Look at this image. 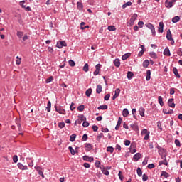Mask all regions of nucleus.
Returning a JSON list of instances; mask_svg holds the SVG:
<instances>
[{"instance_id": "20e7f679", "label": "nucleus", "mask_w": 182, "mask_h": 182, "mask_svg": "<svg viewBox=\"0 0 182 182\" xmlns=\"http://www.w3.org/2000/svg\"><path fill=\"white\" fill-rule=\"evenodd\" d=\"M57 48L59 49H62L63 46H67L66 41H58L56 44Z\"/></svg>"}, {"instance_id": "5701e85b", "label": "nucleus", "mask_w": 182, "mask_h": 182, "mask_svg": "<svg viewBox=\"0 0 182 182\" xmlns=\"http://www.w3.org/2000/svg\"><path fill=\"white\" fill-rule=\"evenodd\" d=\"M163 164H164V166H168V163L167 162V159H165L163 161H161L159 162V166H163Z\"/></svg>"}, {"instance_id": "f257e3e1", "label": "nucleus", "mask_w": 182, "mask_h": 182, "mask_svg": "<svg viewBox=\"0 0 182 182\" xmlns=\"http://www.w3.org/2000/svg\"><path fill=\"white\" fill-rule=\"evenodd\" d=\"M137 19V14H134L132 16L129 22L127 23V26H132V25H134V21Z\"/></svg>"}, {"instance_id": "f8f14e48", "label": "nucleus", "mask_w": 182, "mask_h": 182, "mask_svg": "<svg viewBox=\"0 0 182 182\" xmlns=\"http://www.w3.org/2000/svg\"><path fill=\"white\" fill-rule=\"evenodd\" d=\"M134 161H139V159H141V154L136 153L133 157Z\"/></svg>"}, {"instance_id": "8fccbe9b", "label": "nucleus", "mask_w": 182, "mask_h": 182, "mask_svg": "<svg viewBox=\"0 0 182 182\" xmlns=\"http://www.w3.org/2000/svg\"><path fill=\"white\" fill-rule=\"evenodd\" d=\"M68 150H70V151L73 156H75V149H73V148L72 146H69Z\"/></svg>"}, {"instance_id": "4468645a", "label": "nucleus", "mask_w": 182, "mask_h": 182, "mask_svg": "<svg viewBox=\"0 0 182 182\" xmlns=\"http://www.w3.org/2000/svg\"><path fill=\"white\" fill-rule=\"evenodd\" d=\"M83 160H85V161H90V163H92L94 159L93 157H89L88 156L85 155L83 156Z\"/></svg>"}, {"instance_id": "0eeeda50", "label": "nucleus", "mask_w": 182, "mask_h": 182, "mask_svg": "<svg viewBox=\"0 0 182 182\" xmlns=\"http://www.w3.org/2000/svg\"><path fill=\"white\" fill-rule=\"evenodd\" d=\"M164 23H163V21L159 22V28L158 29V32H159L160 33H163V32L164 31Z\"/></svg>"}, {"instance_id": "dca6fc26", "label": "nucleus", "mask_w": 182, "mask_h": 182, "mask_svg": "<svg viewBox=\"0 0 182 182\" xmlns=\"http://www.w3.org/2000/svg\"><path fill=\"white\" fill-rule=\"evenodd\" d=\"M173 73H174L175 76L178 77V79H180V74H178V70H177V68L174 67L173 68Z\"/></svg>"}, {"instance_id": "c85d7f7f", "label": "nucleus", "mask_w": 182, "mask_h": 182, "mask_svg": "<svg viewBox=\"0 0 182 182\" xmlns=\"http://www.w3.org/2000/svg\"><path fill=\"white\" fill-rule=\"evenodd\" d=\"M107 105H100V107H97L98 110H107Z\"/></svg>"}, {"instance_id": "c756f323", "label": "nucleus", "mask_w": 182, "mask_h": 182, "mask_svg": "<svg viewBox=\"0 0 182 182\" xmlns=\"http://www.w3.org/2000/svg\"><path fill=\"white\" fill-rule=\"evenodd\" d=\"M180 21V16H176L172 18L173 23H177Z\"/></svg>"}, {"instance_id": "cd10ccee", "label": "nucleus", "mask_w": 182, "mask_h": 182, "mask_svg": "<svg viewBox=\"0 0 182 182\" xmlns=\"http://www.w3.org/2000/svg\"><path fill=\"white\" fill-rule=\"evenodd\" d=\"M162 151L163 152H162L161 157L162 160H165V159L167 156V153L166 152V149H162Z\"/></svg>"}, {"instance_id": "6e6d98bb", "label": "nucleus", "mask_w": 182, "mask_h": 182, "mask_svg": "<svg viewBox=\"0 0 182 182\" xmlns=\"http://www.w3.org/2000/svg\"><path fill=\"white\" fill-rule=\"evenodd\" d=\"M175 144L177 146V147H180L181 146V144H180V140L178 139L175 140Z\"/></svg>"}, {"instance_id": "473e14b6", "label": "nucleus", "mask_w": 182, "mask_h": 182, "mask_svg": "<svg viewBox=\"0 0 182 182\" xmlns=\"http://www.w3.org/2000/svg\"><path fill=\"white\" fill-rule=\"evenodd\" d=\"M130 126L133 130H135V132H137V130H139V126H137V124H132Z\"/></svg>"}, {"instance_id": "5fc2aeb1", "label": "nucleus", "mask_w": 182, "mask_h": 182, "mask_svg": "<svg viewBox=\"0 0 182 182\" xmlns=\"http://www.w3.org/2000/svg\"><path fill=\"white\" fill-rule=\"evenodd\" d=\"M53 80V77L50 76V77H48L46 80V83H50V82H52Z\"/></svg>"}, {"instance_id": "a878e982", "label": "nucleus", "mask_w": 182, "mask_h": 182, "mask_svg": "<svg viewBox=\"0 0 182 182\" xmlns=\"http://www.w3.org/2000/svg\"><path fill=\"white\" fill-rule=\"evenodd\" d=\"M93 92V90L92 88H89L88 90H86L85 95L87 96V97H90V95H92V92Z\"/></svg>"}, {"instance_id": "e2e57ef3", "label": "nucleus", "mask_w": 182, "mask_h": 182, "mask_svg": "<svg viewBox=\"0 0 182 182\" xmlns=\"http://www.w3.org/2000/svg\"><path fill=\"white\" fill-rule=\"evenodd\" d=\"M110 99V94H107L105 97H104V100H109Z\"/></svg>"}, {"instance_id": "39448f33", "label": "nucleus", "mask_w": 182, "mask_h": 182, "mask_svg": "<svg viewBox=\"0 0 182 182\" xmlns=\"http://www.w3.org/2000/svg\"><path fill=\"white\" fill-rule=\"evenodd\" d=\"M55 109L56 112H58V113H60V114H65V113H66V111H65L63 109V108H62L60 107H58L55 106Z\"/></svg>"}, {"instance_id": "052dcab7", "label": "nucleus", "mask_w": 182, "mask_h": 182, "mask_svg": "<svg viewBox=\"0 0 182 182\" xmlns=\"http://www.w3.org/2000/svg\"><path fill=\"white\" fill-rule=\"evenodd\" d=\"M77 8H79V9H82V8H83V4L80 2H77Z\"/></svg>"}, {"instance_id": "c03bdc74", "label": "nucleus", "mask_w": 182, "mask_h": 182, "mask_svg": "<svg viewBox=\"0 0 182 182\" xmlns=\"http://www.w3.org/2000/svg\"><path fill=\"white\" fill-rule=\"evenodd\" d=\"M68 63L70 65V66L73 67L75 66L76 65V63H75V61H73V60H70L68 61Z\"/></svg>"}, {"instance_id": "7c9ffc66", "label": "nucleus", "mask_w": 182, "mask_h": 182, "mask_svg": "<svg viewBox=\"0 0 182 182\" xmlns=\"http://www.w3.org/2000/svg\"><path fill=\"white\" fill-rule=\"evenodd\" d=\"M96 93H97L98 95L102 93V85H98L97 86V88H96Z\"/></svg>"}, {"instance_id": "774afa93", "label": "nucleus", "mask_w": 182, "mask_h": 182, "mask_svg": "<svg viewBox=\"0 0 182 182\" xmlns=\"http://www.w3.org/2000/svg\"><path fill=\"white\" fill-rule=\"evenodd\" d=\"M177 53H178V56H182V50H181V48L178 49Z\"/></svg>"}, {"instance_id": "423d86ee", "label": "nucleus", "mask_w": 182, "mask_h": 182, "mask_svg": "<svg viewBox=\"0 0 182 182\" xmlns=\"http://www.w3.org/2000/svg\"><path fill=\"white\" fill-rule=\"evenodd\" d=\"M174 99L171 98L168 100V105L169 106V107H172L173 109H174L176 107V104L174 102Z\"/></svg>"}, {"instance_id": "3c124183", "label": "nucleus", "mask_w": 182, "mask_h": 182, "mask_svg": "<svg viewBox=\"0 0 182 182\" xmlns=\"http://www.w3.org/2000/svg\"><path fill=\"white\" fill-rule=\"evenodd\" d=\"M107 29L108 31H116V27L114 26H109Z\"/></svg>"}, {"instance_id": "37998d69", "label": "nucleus", "mask_w": 182, "mask_h": 182, "mask_svg": "<svg viewBox=\"0 0 182 182\" xmlns=\"http://www.w3.org/2000/svg\"><path fill=\"white\" fill-rule=\"evenodd\" d=\"M107 151H109V153H113V151H114V148H113V146H108L107 148Z\"/></svg>"}, {"instance_id": "2f4dec72", "label": "nucleus", "mask_w": 182, "mask_h": 182, "mask_svg": "<svg viewBox=\"0 0 182 182\" xmlns=\"http://www.w3.org/2000/svg\"><path fill=\"white\" fill-rule=\"evenodd\" d=\"M127 76V79L130 80L132 77H133V76H134V74L132 71H128Z\"/></svg>"}, {"instance_id": "603ef678", "label": "nucleus", "mask_w": 182, "mask_h": 182, "mask_svg": "<svg viewBox=\"0 0 182 182\" xmlns=\"http://www.w3.org/2000/svg\"><path fill=\"white\" fill-rule=\"evenodd\" d=\"M78 117L79 119L82 120V122H85V120H86V117H85V115H79Z\"/></svg>"}, {"instance_id": "412c9836", "label": "nucleus", "mask_w": 182, "mask_h": 182, "mask_svg": "<svg viewBox=\"0 0 182 182\" xmlns=\"http://www.w3.org/2000/svg\"><path fill=\"white\" fill-rule=\"evenodd\" d=\"M131 55H132V54H131L130 53H127L123 55L122 57V60H127L128 58H130Z\"/></svg>"}, {"instance_id": "6e6552de", "label": "nucleus", "mask_w": 182, "mask_h": 182, "mask_svg": "<svg viewBox=\"0 0 182 182\" xmlns=\"http://www.w3.org/2000/svg\"><path fill=\"white\" fill-rule=\"evenodd\" d=\"M119 95H120V89L117 88L114 92V95L112 97V100H115L117 97H119Z\"/></svg>"}, {"instance_id": "49530a36", "label": "nucleus", "mask_w": 182, "mask_h": 182, "mask_svg": "<svg viewBox=\"0 0 182 182\" xmlns=\"http://www.w3.org/2000/svg\"><path fill=\"white\" fill-rule=\"evenodd\" d=\"M146 28H149V29H151V30L154 28V26H153V24H151V23H146Z\"/></svg>"}, {"instance_id": "ddd939ff", "label": "nucleus", "mask_w": 182, "mask_h": 182, "mask_svg": "<svg viewBox=\"0 0 182 182\" xmlns=\"http://www.w3.org/2000/svg\"><path fill=\"white\" fill-rule=\"evenodd\" d=\"M164 55L165 56H171V53H170V49L168 48H166L164 50Z\"/></svg>"}, {"instance_id": "a211bd4d", "label": "nucleus", "mask_w": 182, "mask_h": 182, "mask_svg": "<svg viewBox=\"0 0 182 182\" xmlns=\"http://www.w3.org/2000/svg\"><path fill=\"white\" fill-rule=\"evenodd\" d=\"M114 65L116 66V68H119L120 67V60L119 58H116L114 60Z\"/></svg>"}, {"instance_id": "69168bd1", "label": "nucleus", "mask_w": 182, "mask_h": 182, "mask_svg": "<svg viewBox=\"0 0 182 182\" xmlns=\"http://www.w3.org/2000/svg\"><path fill=\"white\" fill-rule=\"evenodd\" d=\"M147 133H149L146 129H144L141 132V134H147Z\"/></svg>"}, {"instance_id": "9b49d317", "label": "nucleus", "mask_w": 182, "mask_h": 182, "mask_svg": "<svg viewBox=\"0 0 182 182\" xmlns=\"http://www.w3.org/2000/svg\"><path fill=\"white\" fill-rule=\"evenodd\" d=\"M166 38L168 39V41L173 40V36L171 35V31H170V29L167 31Z\"/></svg>"}, {"instance_id": "e433bc0d", "label": "nucleus", "mask_w": 182, "mask_h": 182, "mask_svg": "<svg viewBox=\"0 0 182 182\" xmlns=\"http://www.w3.org/2000/svg\"><path fill=\"white\" fill-rule=\"evenodd\" d=\"M149 65H150V62L149 61V60H145L143 63L144 68H148Z\"/></svg>"}, {"instance_id": "13d9d810", "label": "nucleus", "mask_w": 182, "mask_h": 182, "mask_svg": "<svg viewBox=\"0 0 182 182\" xmlns=\"http://www.w3.org/2000/svg\"><path fill=\"white\" fill-rule=\"evenodd\" d=\"M17 36H18V38H22V36H23V32L18 31L17 32Z\"/></svg>"}, {"instance_id": "aec40b11", "label": "nucleus", "mask_w": 182, "mask_h": 182, "mask_svg": "<svg viewBox=\"0 0 182 182\" xmlns=\"http://www.w3.org/2000/svg\"><path fill=\"white\" fill-rule=\"evenodd\" d=\"M122 117H119L117 124L115 127V130H119V127H120V124H122Z\"/></svg>"}, {"instance_id": "864d4df0", "label": "nucleus", "mask_w": 182, "mask_h": 182, "mask_svg": "<svg viewBox=\"0 0 182 182\" xmlns=\"http://www.w3.org/2000/svg\"><path fill=\"white\" fill-rule=\"evenodd\" d=\"M58 127L60 129H63V127H65V122H59L58 123Z\"/></svg>"}, {"instance_id": "7ed1b4c3", "label": "nucleus", "mask_w": 182, "mask_h": 182, "mask_svg": "<svg viewBox=\"0 0 182 182\" xmlns=\"http://www.w3.org/2000/svg\"><path fill=\"white\" fill-rule=\"evenodd\" d=\"M136 143L132 142L129 148V151L130 153H132V154H134V153H136V151H137V150H136Z\"/></svg>"}, {"instance_id": "4d7b16f0", "label": "nucleus", "mask_w": 182, "mask_h": 182, "mask_svg": "<svg viewBox=\"0 0 182 182\" xmlns=\"http://www.w3.org/2000/svg\"><path fill=\"white\" fill-rule=\"evenodd\" d=\"M142 180L143 181H147V180H149V176H147L146 174H144L142 176Z\"/></svg>"}, {"instance_id": "ea45409f", "label": "nucleus", "mask_w": 182, "mask_h": 182, "mask_svg": "<svg viewBox=\"0 0 182 182\" xmlns=\"http://www.w3.org/2000/svg\"><path fill=\"white\" fill-rule=\"evenodd\" d=\"M82 69L84 72H89V64L85 63Z\"/></svg>"}, {"instance_id": "338daca9", "label": "nucleus", "mask_w": 182, "mask_h": 182, "mask_svg": "<svg viewBox=\"0 0 182 182\" xmlns=\"http://www.w3.org/2000/svg\"><path fill=\"white\" fill-rule=\"evenodd\" d=\"M95 165L97 168H99L100 166V161H96Z\"/></svg>"}, {"instance_id": "79ce46f5", "label": "nucleus", "mask_w": 182, "mask_h": 182, "mask_svg": "<svg viewBox=\"0 0 182 182\" xmlns=\"http://www.w3.org/2000/svg\"><path fill=\"white\" fill-rule=\"evenodd\" d=\"M77 110L79 112H83V110H85V105H81L80 106L77 107Z\"/></svg>"}, {"instance_id": "9d476101", "label": "nucleus", "mask_w": 182, "mask_h": 182, "mask_svg": "<svg viewBox=\"0 0 182 182\" xmlns=\"http://www.w3.org/2000/svg\"><path fill=\"white\" fill-rule=\"evenodd\" d=\"M165 6L168 9L173 8V1H168V0H166Z\"/></svg>"}, {"instance_id": "f3484780", "label": "nucleus", "mask_w": 182, "mask_h": 182, "mask_svg": "<svg viewBox=\"0 0 182 182\" xmlns=\"http://www.w3.org/2000/svg\"><path fill=\"white\" fill-rule=\"evenodd\" d=\"M163 113L164 114H173V113H174V111L173 109H170L167 111V109H164Z\"/></svg>"}, {"instance_id": "680f3d73", "label": "nucleus", "mask_w": 182, "mask_h": 182, "mask_svg": "<svg viewBox=\"0 0 182 182\" xmlns=\"http://www.w3.org/2000/svg\"><path fill=\"white\" fill-rule=\"evenodd\" d=\"M82 141H86V140H87V134H85L82 136Z\"/></svg>"}, {"instance_id": "bb28decb", "label": "nucleus", "mask_w": 182, "mask_h": 182, "mask_svg": "<svg viewBox=\"0 0 182 182\" xmlns=\"http://www.w3.org/2000/svg\"><path fill=\"white\" fill-rule=\"evenodd\" d=\"M151 71H150V70H148L146 71V80H147L148 82L151 79Z\"/></svg>"}, {"instance_id": "a19ab883", "label": "nucleus", "mask_w": 182, "mask_h": 182, "mask_svg": "<svg viewBox=\"0 0 182 182\" xmlns=\"http://www.w3.org/2000/svg\"><path fill=\"white\" fill-rule=\"evenodd\" d=\"M151 58H152L153 59H157V54H156V53L154 52H151L149 53Z\"/></svg>"}, {"instance_id": "72a5a7b5", "label": "nucleus", "mask_w": 182, "mask_h": 182, "mask_svg": "<svg viewBox=\"0 0 182 182\" xmlns=\"http://www.w3.org/2000/svg\"><path fill=\"white\" fill-rule=\"evenodd\" d=\"M158 101L161 106H164V102H163V97L161 96H159Z\"/></svg>"}, {"instance_id": "0e129e2a", "label": "nucleus", "mask_w": 182, "mask_h": 182, "mask_svg": "<svg viewBox=\"0 0 182 182\" xmlns=\"http://www.w3.org/2000/svg\"><path fill=\"white\" fill-rule=\"evenodd\" d=\"M13 161L15 162V163H18V156L17 155H14L13 156Z\"/></svg>"}, {"instance_id": "6ab92c4d", "label": "nucleus", "mask_w": 182, "mask_h": 182, "mask_svg": "<svg viewBox=\"0 0 182 182\" xmlns=\"http://www.w3.org/2000/svg\"><path fill=\"white\" fill-rule=\"evenodd\" d=\"M101 168V171H102V174H105V176H109V171H107V169H106V168L103 167H100Z\"/></svg>"}, {"instance_id": "a18cd8bd", "label": "nucleus", "mask_w": 182, "mask_h": 182, "mask_svg": "<svg viewBox=\"0 0 182 182\" xmlns=\"http://www.w3.org/2000/svg\"><path fill=\"white\" fill-rule=\"evenodd\" d=\"M118 176H119V180H121V181H123L124 177L123 176V175H122V171H119Z\"/></svg>"}, {"instance_id": "f704fd0d", "label": "nucleus", "mask_w": 182, "mask_h": 182, "mask_svg": "<svg viewBox=\"0 0 182 182\" xmlns=\"http://www.w3.org/2000/svg\"><path fill=\"white\" fill-rule=\"evenodd\" d=\"M127 6H132V1H128L122 5V9H124Z\"/></svg>"}, {"instance_id": "b1692460", "label": "nucleus", "mask_w": 182, "mask_h": 182, "mask_svg": "<svg viewBox=\"0 0 182 182\" xmlns=\"http://www.w3.org/2000/svg\"><path fill=\"white\" fill-rule=\"evenodd\" d=\"M161 177H165V178H168L170 177V174L166 171H163L162 173L161 174Z\"/></svg>"}, {"instance_id": "4be33fe9", "label": "nucleus", "mask_w": 182, "mask_h": 182, "mask_svg": "<svg viewBox=\"0 0 182 182\" xmlns=\"http://www.w3.org/2000/svg\"><path fill=\"white\" fill-rule=\"evenodd\" d=\"M122 116L124 117H127L129 116V109H124L122 111Z\"/></svg>"}, {"instance_id": "f03ea898", "label": "nucleus", "mask_w": 182, "mask_h": 182, "mask_svg": "<svg viewBox=\"0 0 182 182\" xmlns=\"http://www.w3.org/2000/svg\"><path fill=\"white\" fill-rule=\"evenodd\" d=\"M35 169L38 171L39 176H41L42 178H45V175H43V169L41 166H35Z\"/></svg>"}, {"instance_id": "1a4fd4ad", "label": "nucleus", "mask_w": 182, "mask_h": 182, "mask_svg": "<svg viewBox=\"0 0 182 182\" xmlns=\"http://www.w3.org/2000/svg\"><path fill=\"white\" fill-rule=\"evenodd\" d=\"M85 149L86 150V151H90V150H92V149H93V146H92V144H85Z\"/></svg>"}, {"instance_id": "de8ad7c7", "label": "nucleus", "mask_w": 182, "mask_h": 182, "mask_svg": "<svg viewBox=\"0 0 182 182\" xmlns=\"http://www.w3.org/2000/svg\"><path fill=\"white\" fill-rule=\"evenodd\" d=\"M70 109L72 112H73V110H75L76 109V107L75 106V103L72 102L70 106Z\"/></svg>"}, {"instance_id": "2eb2a0df", "label": "nucleus", "mask_w": 182, "mask_h": 182, "mask_svg": "<svg viewBox=\"0 0 182 182\" xmlns=\"http://www.w3.org/2000/svg\"><path fill=\"white\" fill-rule=\"evenodd\" d=\"M18 168H20V170H28V166H24L21 163H18L17 164Z\"/></svg>"}, {"instance_id": "393cba45", "label": "nucleus", "mask_w": 182, "mask_h": 182, "mask_svg": "<svg viewBox=\"0 0 182 182\" xmlns=\"http://www.w3.org/2000/svg\"><path fill=\"white\" fill-rule=\"evenodd\" d=\"M144 108H143L142 107L139 108V113L140 114V116H141V117H144Z\"/></svg>"}, {"instance_id": "bf43d9fd", "label": "nucleus", "mask_w": 182, "mask_h": 182, "mask_svg": "<svg viewBox=\"0 0 182 182\" xmlns=\"http://www.w3.org/2000/svg\"><path fill=\"white\" fill-rule=\"evenodd\" d=\"M82 126H83V127H89V122L87 121H85L82 123Z\"/></svg>"}, {"instance_id": "c9c22d12", "label": "nucleus", "mask_w": 182, "mask_h": 182, "mask_svg": "<svg viewBox=\"0 0 182 182\" xmlns=\"http://www.w3.org/2000/svg\"><path fill=\"white\" fill-rule=\"evenodd\" d=\"M75 140H76V134H73L71 136H70V141L73 143V141H75Z\"/></svg>"}, {"instance_id": "58836bf2", "label": "nucleus", "mask_w": 182, "mask_h": 182, "mask_svg": "<svg viewBox=\"0 0 182 182\" xmlns=\"http://www.w3.org/2000/svg\"><path fill=\"white\" fill-rule=\"evenodd\" d=\"M136 173H137L139 177H141V176H143V171H141V168H138L136 169Z\"/></svg>"}, {"instance_id": "09e8293b", "label": "nucleus", "mask_w": 182, "mask_h": 182, "mask_svg": "<svg viewBox=\"0 0 182 182\" xmlns=\"http://www.w3.org/2000/svg\"><path fill=\"white\" fill-rule=\"evenodd\" d=\"M102 137H103V133H100L97 136V141H100V139H102Z\"/></svg>"}, {"instance_id": "4c0bfd02", "label": "nucleus", "mask_w": 182, "mask_h": 182, "mask_svg": "<svg viewBox=\"0 0 182 182\" xmlns=\"http://www.w3.org/2000/svg\"><path fill=\"white\" fill-rule=\"evenodd\" d=\"M50 107H52V102H50V101H48L46 107L47 112H50Z\"/></svg>"}]
</instances>
